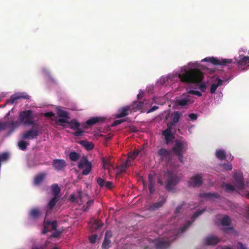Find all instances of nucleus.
Listing matches in <instances>:
<instances>
[{"label": "nucleus", "mask_w": 249, "mask_h": 249, "mask_svg": "<svg viewBox=\"0 0 249 249\" xmlns=\"http://www.w3.org/2000/svg\"><path fill=\"white\" fill-rule=\"evenodd\" d=\"M191 225V222L189 221L186 222L185 225L181 228V232L185 231Z\"/></svg>", "instance_id": "5fc2aeb1"}, {"label": "nucleus", "mask_w": 249, "mask_h": 249, "mask_svg": "<svg viewBox=\"0 0 249 249\" xmlns=\"http://www.w3.org/2000/svg\"><path fill=\"white\" fill-rule=\"evenodd\" d=\"M19 125L18 122L6 121L4 123H0V132L7 128H11V132L13 131Z\"/></svg>", "instance_id": "9d476101"}, {"label": "nucleus", "mask_w": 249, "mask_h": 249, "mask_svg": "<svg viewBox=\"0 0 249 249\" xmlns=\"http://www.w3.org/2000/svg\"><path fill=\"white\" fill-rule=\"evenodd\" d=\"M205 211V209L198 210L193 215L192 217V219H193V221L198 216L202 214Z\"/></svg>", "instance_id": "79ce46f5"}, {"label": "nucleus", "mask_w": 249, "mask_h": 249, "mask_svg": "<svg viewBox=\"0 0 249 249\" xmlns=\"http://www.w3.org/2000/svg\"><path fill=\"white\" fill-rule=\"evenodd\" d=\"M66 163L64 160L55 159L53 160V166L57 171H61L66 167Z\"/></svg>", "instance_id": "dca6fc26"}, {"label": "nucleus", "mask_w": 249, "mask_h": 249, "mask_svg": "<svg viewBox=\"0 0 249 249\" xmlns=\"http://www.w3.org/2000/svg\"><path fill=\"white\" fill-rule=\"evenodd\" d=\"M51 189L54 196L57 197L60 192L59 186L57 184H53L51 186Z\"/></svg>", "instance_id": "473e14b6"}, {"label": "nucleus", "mask_w": 249, "mask_h": 249, "mask_svg": "<svg viewBox=\"0 0 249 249\" xmlns=\"http://www.w3.org/2000/svg\"><path fill=\"white\" fill-rule=\"evenodd\" d=\"M130 110V107H125L120 108L118 110V112L116 114L115 116L117 118H121L126 116L128 114V111Z\"/></svg>", "instance_id": "4be33fe9"}, {"label": "nucleus", "mask_w": 249, "mask_h": 249, "mask_svg": "<svg viewBox=\"0 0 249 249\" xmlns=\"http://www.w3.org/2000/svg\"><path fill=\"white\" fill-rule=\"evenodd\" d=\"M58 201L57 197L54 196L52 199L49 202L48 204V208L52 210L55 206L56 203Z\"/></svg>", "instance_id": "c9c22d12"}, {"label": "nucleus", "mask_w": 249, "mask_h": 249, "mask_svg": "<svg viewBox=\"0 0 249 249\" xmlns=\"http://www.w3.org/2000/svg\"><path fill=\"white\" fill-rule=\"evenodd\" d=\"M188 116L189 118L192 121L196 120L198 117L197 114L195 113H190L188 115Z\"/></svg>", "instance_id": "4d7b16f0"}, {"label": "nucleus", "mask_w": 249, "mask_h": 249, "mask_svg": "<svg viewBox=\"0 0 249 249\" xmlns=\"http://www.w3.org/2000/svg\"><path fill=\"white\" fill-rule=\"evenodd\" d=\"M154 176H155L154 175H153L151 174H150L148 175V183H149L148 188H149V191L150 194H153L154 193V192L155 191V188H154L155 184H154Z\"/></svg>", "instance_id": "b1692460"}, {"label": "nucleus", "mask_w": 249, "mask_h": 249, "mask_svg": "<svg viewBox=\"0 0 249 249\" xmlns=\"http://www.w3.org/2000/svg\"><path fill=\"white\" fill-rule=\"evenodd\" d=\"M143 103L142 102H135L133 105V108L136 109H141L143 108Z\"/></svg>", "instance_id": "ea45409f"}, {"label": "nucleus", "mask_w": 249, "mask_h": 249, "mask_svg": "<svg viewBox=\"0 0 249 249\" xmlns=\"http://www.w3.org/2000/svg\"><path fill=\"white\" fill-rule=\"evenodd\" d=\"M182 96H184V98L178 99L176 101V104L179 106L183 107L188 104V102L190 101L189 98V95L187 93H183L182 94Z\"/></svg>", "instance_id": "aec40b11"}, {"label": "nucleus", "mask_w": 249, "mask_h": 249, "mask_svg": "<svg viewBox=\"0 0 249 249\" xmlns=\"http://www.w3.org/2000/svg\"><path fill=\"white\" fill-rule=\"evenodd\" d=\"M218 249H233L232 248H231L230 247L226 246H218Z\"/></svg>", "instance_id": "69168bd1"}, {"label": "nucleus", "mask_w": 249, "mask_h": 249, "mask_svg": "<svg viewBox=\"0 0 249 249\" xmlns=\"http://www.w3.org/2000/svg\"><path fill=\"white\" fill-rule=\"evenodd\" d=\"M141 150H136L133 152H130L127 158L126 161L128 164L131 165L132 164L134 160L136 159L137 156L141 153Z\"/></svg>", "instance_id": "412c9836"}, {"label": "nucleus", "mask_w": 249, "mask_h": 249, "mask_svg": "<svg viewBox=\"0 0 249 249\" xmlns=\"http://www.w3.org/2000/svg\"><path fill=\"white\" fill-rule=\"evenodd\" d=\"M166 197L164 196H160L159 198V201L155 202L151 206V209L153 210L158 209L163 206L166 201Z\"/></svg>", "instance_id": "5701e85b"}, {"label": "nucleus", "mask_w": 249, "mask_h": 249, "mask_svg": "<svg viewBox=\"0 0 249 249\" xmlns=\"http://www.w3.org/2000/svg\"><path fill=\"white\" fill-rule=\"evenodd\" d=\"M176 155L178 157V160H179V161L181 163H183V153Z\"/></svg>", "instance_id": "e2e57ef3"}, {"label": "nucleus", "mask_w": 249, "mask_h": 249, "mask_svg": "<svg viewBox=\"0 0 249 249\" xmlns=\"http://www.w3.org/2000/svg\"><path fill=\"white\" fill-rule=\"evenodd\" d=\"M202 183V177L200 174H197L191 178L189 185L193 187H198L200 186Z\"/></svg>", "instance_id": "9b49d317"}, {"label": "nucleus", "mask_w": 249, "mask_h": 249, "mask_svg": "<svg viewBox=\"0 0 249 249\" xmlns=\"http://www.w3.org/2000/svg\"><path fill=\"white\" fill-rule=\"evenodd\" d=\"M181 117V113L179 111H174L171 114V121L167 124V126L173 128V126L179 121Z\"/></svg>", "instance_id": "f3484780"}, {"label": "nucleus", "mask_w": 249, "mask_h": 249, "mask_svg": "<svg viewBox=\"0 0 249 249\" xmlns=\"http://www.w3.org/2000/svg\"><path fill=\"white\" fill-rule=\"evenodd\" d=\"M220 241L219 239L216 236L209 235L206 237L203 240V243L206 246H214Z\"/></svg>", "instance_id": "f8f14e48"}, {"label": "nucleus", "mask_w": 249, "mask_h": 249, "mask_svg": "<svg viewBox=\"0 0 249 249\" xmlns=\"http://www.w3.org/2000/svg\"><path fill=\"white\" fill-rule=\"evenodd\" d=\"M216 157L220 160H223L226 159V152L224 150L218 149L215 152Z\"/></svg>", "instance_id": "cd10ccee"}, {"label": "nucleus", "mask_w": 249, "mask_h": 249, "mask_svg": "<svg viewBox=\"0 0 249 249\" xmlns=\"http://www.w3.org/2000/svg\"><path fill=\"white\" fill-rule=\"evenodd\" d=\"M103 223L101 222L100 220L96 219L94 220L93 223V228L95 230H97L100 228L103 227Z\"/></svg>", "instance_id": "4c0bfd02"}, {"label": "nucleus", "mask_w": 249, "mask_h": 249, "mask_svg": "<svg viewBox=\"0 0 249 249\" xmlns=\"http://www.w3.org/2000/svg\"><path fill=\"white\" fill-rule=\"evenodd\" d=\"M188 145L186 142L177 141L172 151L175 155L184 153L187 149Z\"/></svg>", "instance_id": "0eeeda50"}, {"label": "nucleus", "mask_w": 249, "mask_h": 249, "mask_svg": "<svg viewBox=\"0 0 249 249\" xmlns=\"http://www.w3.org/2000/svg\"><path fill=\"white\" fill-rule=\"evenodd\" d=\"M175 237L170 238L166 237V238H161L157 240L156 244V249H166L170 245V243L172 240H174Z\"/></svg>", "instance_id": "6e6552de"}, {"label": "nucleus", "mask_w": 249, "mask_h": 249, "mask_svg": "<svg viewBox=\"0 0 249 249\" xmlns=\"http://www.w3.org/2000/svg\"><path fill=\"white\" fill-rule=\"evenodd\" d=\"M105 182L106 181L100 177L97 178V182L101 188L105 186Z\"/></svg>", "instance_id": "09e8293b"}, {"label": "nucleus", "mask_w": 249, "mask_h": 249, "mask_svg": "<svg viewBox=\"0 0 249 249\" xmlns=\"http://www.w3.org/2000/svg\"><path fill=\"white\" fill-rule=\"evenodd\" d=\"M102 161L104 168L107 169L111 166V162L109 160L103 158Z\"/></svg>", "instance_id": "a19ab883"}, {"label": "nucleus", "mask_w": 249, "mask_h": 249, "mask_svg": "<svg viewBox=\"0 0 249 249\" xmlns=\"http://www.w3.org/2000/svg\"><path fill=\"white\" fill-rule=\"evenodd\" d=\"M131 165L128 164L127 163V161L126 160L125 162H123L122 164H121L120 166L118 167V170L120 172H124L126 171V170Z\"/></svg>", "instance_id": "f704fd0d"}, {"label": "nucleus", "mask_w": 249, "mask_h": 249, "mask_svg": "<svg viewBox=\"0 0 249 249\" xmlns=\"http://www.w3.org/2000/svg\"><path fill=\"white\" fill-rule=\"evenodd\" d=\"M65 124H69L70 125V128L73 130H75L80 127L81 125L82 126V124L78 123L75 119H73L70 121L68 120V123H65Z\"/></svg>", "instance_id": "393cba45"}, {"label": "nucleus", "mask_w": 249, "mask_h": 249, "mask_svg": "<svg viewBox=\"0 0 249 249\" xmlns=\"http://www.w3.org/2000/svg\"><path fill=\"white\" fill-rule=\"evenodd\" d=\"M78 167L79 169H85L82 171L83 175H88L91 171L92 168V164L89 162L86 157H83L79 161L78 164Z\"/></svg>", "instance_id": "423d86ee"}, {"label": "nucleus", "mask_w": 249, "mask_h": 249, "mask_svg": "<svg viewBox=\"0 0 249 249\" xmlns=\"http://www.w3.org/2000/svg\"><path fill=\"white\" fill-rule=\"evenodd\" d=\"M109 232L108 231L106 232L105 238L102 245V248L103 249H108L111 246V241L110 238L111 236V234L109 235Z\"/></svg>", "instance_id": "a211bd4d"}, {"label": "nucleus", "mask_w": 249, "mask_h": 249, "mask_svg": "<svg viewBox=\"0 0 249 249\" xmlns=\"http://www.w3.org/2000/svg\"><path fill=\"white\" fill-rule=\"evenodd\" d=\"M94 203L93 200H90L88 201L87 203L86 206H84L83 207V210L84 211H88L91 205H92Z\"/></svg>", "instance_id": "37998d69"}, {"label": "nucleus", "mask_w": 249, "mask_h": 249, "mask_svg": "<svg viewBox=\"0 0 249 249\" xmlns=\"http://www.w3.org/2000/svg\"><path fill=\"white\" fill-rule=\"evenodd\" d=\"M199 196L211 199L212 198H219V195L217 193H204L200 194Z\"/></svg>", "instance_id": "bb28decb"}, {"label": "nucleus", "mask_w": 249, "mask_h": 249, "mask_svg": "<svg viewBox=\"0 0 249 249\" xmlns=\"http://www.w3.org/2000/svg\"><path fill=\"white\" fill-rule=\"evenodd\" d=\"M105 186L108 189H111L112 188V183L110 181H106Z\"/></svg>", "instance_id": "bf43d9fd"}, {"label": "nucleus", "mask_w": 249, "mask_h": 249, "mask_svg": "<svg viewBox=\"0 0 249 249\" xmlns=\"http://www.w3.org/2000/svg\"><path fill=\"white\" fill-rule=\"evenodd\" d=\"M231 220L228 215L224 216L221 220V224L223 226H229L231 224Z\"/></svg>", "instance_id": "7c9ffc66"}, {"label": "nucleus", "mask_w": 249, "mask_h": 249, "mask_svg": "<svg viewBox=\"0 0 249 249\" xmlns=\"http://www.w3.org/2000/svg\"><path fill=\"white\" fill-rule=\"evenodd\" d=\"M60 235V232H54L53 233L52 236L53 237H57Z\"/></svg>", "instance_id": "774afa93"}, {"label": "nucleus", "mask_w": 249, "mask_h": 249, "mask_svg": "<svg viewBox=\"0 0 249 249\" xmlns=\"http://www.w3.org/2000/svg\"><path fill=\"white\" fill-rule=\"evenodd\" d=\"M239 66H245L249 64V56H243L238 62Z\"/></svg>", "instance_id": "2f4dec72"}, {"label": "nucleus", "mask_w": 249, "mask_h": 249, "mask_svg": "<svg viewBox=\"0 0 249 249\" xmlns=\"http://www.w3.org/2000/svg\"><path fill=\"white\" fill-rule=\"evenodd\" d=\"M233 178L235 180V186L236 188L239 190H242L244 188V181L243 175L239 173H234Z\"/></svg>", "instance_id": "1a4fd4ad"}, {"label": "nucleus", "mask_w": 249, "mask_h": 249, "mask_svg": "<svg viewBox=\"0 0 249 249\" xmlns=\"http://www.w3.org/2000/svg\"><path fill=\"white\" fill-rule=\"evenodd\" d=\"M52 228L53 230H55L57 227V221L54 220L51 223Z\"/></svg>", "instance_id": "13d9d810"}, {"label": "nucleus", "mask_w": 249, "mask_h": 249, "mask_svg": "<svg viewBox=\"0 0 249 249\" xmlns=\"http://www.w3.org/2000/svg\"><path fill=\"white\" fill-rule=\"evenodd\" d=\"M158 108V107L157 106H154L153 107H152L148 111H147V113H150V112H153L155 110H156Z\"/></svg>", "instance_id": "0e129e2a"}, {"label": "nucleus", "mask_w": 249, "mask_h": 249, "mask_svg": "<svg viewBox=\"0 0 249 249\" xmlns=\"http://www.w3.org/2000/svg\"><path fill=\"white\" fill-rule=\"evenodd\" d=\"M124 121H125V120L124 119L115 120L112 123V126H117V125L121 124V123H123Z\"/></svg>", "instance_id": "6e6d98bb"}, {"label": "nucleus", "mask_w": 249, "mask_h": 249, "mask_svg": "<svg viewBox=\"0 0 249 249\" xmlns=\"http://www.w3.org/2000/svg\"><path fill=\"white\" fill-rule=\"evenodd\" d=\"M80 143L87 150H91L94 148V144L91 142L83 140L80 142Z\"/></svg>", "instance_id": "c85d7f7f"}, {"label": "nucleus", "mask_w": 249, "mask_h": 249, "mask_svg": "<svg viewBox=\"0 0 249 249\" xmlns=\"http://www.w3.org/2000/svg\"><path fill=\"white\" fill-rule=\"evenodd\" d=\"M105 118L101 117H91L87 121L85 124H82V127L87 128V126H90L99 122H103Z\"/></svg>", "instance_id": "ddd939ff"}, {"label": "nucleus", "mask_w": 249, "mask_h": 249, "mask_svg": "<svg viewBox=\"0 0 249 249\" xmlns=\"http://www.w3.org/2000/svg\"><path fill=\"white\" fill-rule=\"evenodd\" d=\"M38 135V131L36 129L32 128L26 131L23 134L22 138L23 139H34Z\"/></svg>", "instance_id": "2eb2a0df"}, {"label": "nucleus", "mask_w": 249, "mask_h": 249, "mask_svg": "<svg viewBox=\"0 0 249 249\" xmlns=\"http://www.w3.org/2000/svg\"><path fill=\"white\" fill-rule=\"evenodd\" d=\"M225 187L227 192H231L234 190V187L230 184H226L225 185Z\"/></svg>", "instance_id": "de8ad7c7"}, {"label": "nucleus", "mask_w": 249, "mask_h": 249, "mask_svg": "<svg viewBox=\"0 0 249 249\" xmlns=\"http://www.w3.org/2000/svg\"><path fill=\"white\" fill-rule=\"evenodd\" d=\"M185 203L182 202L181 204L178 205L175 211V213L176 214H178L181 213L182 210V207L185 205Z\"/></svg>", "instance_id": "a18cd8bd"}, {"label": "nucleus", "mask_w": 249, "mask_h": 249, "mask_svg": "<svg viewBox=\"0 0 249 249\" xmlns=\"http://www.w3.org/2000/svg\"><path fill=\"white\" fill-rule=\"evenodd\" d=\"M216 80V83L214 82L211 86L210 92L212 94L214 93L217 88L222 84L223 81L221 79L217 78Z\"/></svg>", "instance_id": "a878e982"}, {"label": "nucleus", "mask_w": 249, "mask_h": 249, "mask_svg": "<svg viewBox=\"0 0 249 249\" xmlns=\"http://www.w3.org/2000/svg\"><path fill=\"white\" fill-rule=\"evenodd\" d=\"M75 130L76 131L74 133V135L76 137L81 136L84 132V131L82 130L80 127H79Z\"/></svg>", "instance_id": "603ef678"}, {"label": "nucleus", "mask_w": 249, "mask_h": 249, "mask_svg": "<svg viewBox=\"0 0 249 249\" xmlns=\"http://www.w3.org/2000/svg\"><path fill=\"white\" fill-rule=\"evenodd\" d=\"M223 231L225 233H229L231 231L234 232L235 233H237V231L234 230L232 227H230L227 228H223L222 229Z\"/></svg>", "instance_id": "49530a36"}, {"label": "nucleus", "mask_w": 249, "mask_h": 249, "mask_svg": "<svg viewBox=\"0 0 249 249\" xmlns=\"http://www.w3.org/2000/svg\"><path fill=\"white\" fill-rule=\"evenodd\" d=\"M29 215L32 218L36 219L40 216V212L38 208H34L30 211Z\"/></svg>", "instance_id": "c756f323"}, {"label": "nucleus", "mask_w": 249, "mask_h": 249, "mask_svg": "<svg viewBox=\"0 0 249 249\" xmlns=\"http://www.w3.org/2000/svg\"><path fill=\"white\" fill-rule=\"evenodd\" d=\"M203 62H209L214 65H220L222 66H228V67L231 66L234 67L235 62H232V60L231 59H219L214 57H208L205 58L202 60Z\"/></svg>", "instance_id": "7ed1b4c3"}, {"label": "nucleus", "mask_w": 249, "mask_h": 249, "mask_svg": "<svg viewBox=\"0 0 249 249\" xmlns=\"http://www.w3.org/2000/svg\"><path fill=\"white\" fill-rule=\"evenodd\" d=\"M169 153V151L164 148H160L158 151V154L161 156L168 155Z\"/></svg>", "instance_id": "c03bdc74"}, {"label": "nucleus", "mask_w": 249, "mask_h": 249, "mask_svg": "<svg viewBox=\"0 0 249 249\" xmlns=\"http://www.w3.org/2000/svg\"><path fill=\"white\" fill-rule=\"evenodd\" d=\"M57 115L60 118L56 120V124L57 125L64 126V125L63 124L68 123V120L70 119L69 112L67 111L58 108L57 109Z\"/></svg>", "instance_id": "39448f33"}, {"label": "nucleus", "mask_w": 249, "mask_h": 249, "mask_svg": "<svg viewBox=\"0 0 249 249\" xmlns=\"http://www.w3.org/2000/svg\"><path fill=\"white\" fill-rule=\"evenodd\" d=\"M222 166L224 169L227 171H230L232 169V166L231 163H229L228 164L223 163L222 164Z\"/></svg>", "instance_id": "3c124183"}, {"label": "nucleus", "mask_w": 249, "mask_h": 249, "mask_svg": "<svg viewBox=\"0 0 249 249\" xmlns=\"http://www.w3.org/2000/svg\"><path fill=\"white\" fill-rule=\"evenodd\" d=\"M173 129V128H171L170 126H167V128L162 132V135L165 137L166 144H168L174 139V136L172 133Z\"/></svg>", "instance_id": "4468645a"}, {"label": "nucleus", "mask_w": 249, "mask_h": 249, "mask_svg": "<svg viewBox=\"0 0 249 249\" xmlns=\"http://www.w3.org/2000/svg\"><path fill=\"white\" fill-rule=\"evenodd\" d=\"M29 98V96L26 94H24V93H18L17 94H15L11 96L10 99L9 100V102L11 104H13L15 102L19 99H28Z\"/></svg>", "instance_id": "6ab92c4d"}, {"label": "nucleus", "mask_w": 249, "mask_h": 249, "mask_svg": "<svg viewBox=\"0 0 249 249\" xmlns=\"http://www.w3.org/2000/svg\"><path fill=\"white\" fill-rule=\"evenodd\" d=\"M32 111L28 110L21 111L19 114L18 120L17 121L19 124L23 123L25 125L29 126L34 124V117L32 115Z\"/></svg>", "instance_id": "f03ea898"}, {"label": "nucleus", "mask_w": 249, "mask_h": 249, "mask_svg": "<svg viewBox=\"0 0 249 249\" xmlns=\"http://www.w3.org/2000/svg\"><path fill=\"white\" fill-rule=\"evenodd\" d=\"M69 158L71 160L76 161L79 159V156L75 152H71L69 154Z\"/></svg>", "instance_id": "e433bc0d"}, {"label": "nucleus", "mask_w": 249, "mask_h": 249, "mask_svg": "<svg viewBox=\"0 0 249 249\" xmlns=\"http://www.w3.org/2000/svg\"><path fill=\"white\" fill-rule=\"evenodd\" d=\"M237 245V249H247V248L245 247L243 244L241 242H238Z\"/></svg>", "instance_id": "680f3d73"}, {"label": "nucleus", "mask_w": 249, "mask_h": 249, "mask_svg": "<svg viewBox=\"0 0 249 249\" xmlns=\"http://www.w3.org/2000/svg\"><path fill=\"white\" fill-rule=\"evenodd\" d=\"M187 93V94H191L193 95H196L199 97H200L202 96V93L200 92H199L198 91L194 90H190L188 91Z\"/></svg>", "instance_id": "8fccbe9b"}, {"label": "nucleus", "mask_w": 249, "mask_h": 249, "mask_svg": "<svg viewBox=\"0 0 249 249\" xmlns=\"http://www.w3.org/2000/svg\"><path fill=\"white\" fill-rule=\"evenodd\" d=\"M28 144L29 143L26 142L24 141H20L18 142V146L22 150L26 149Z\"/></svg>", "instance_id": "58836bf2"}, {"label": "nucleus", "mask_w": 249, "mask_h": 249, "mask_svg": "<svg viewBox=\"0 0 249 249\" xmlns=\"http://www.w3.org/2000/svg\"><path fill=\"white\" fill-rule=\"evenodd\" d=\"M180 81L185 83H200L199 89L203 92L206 89L205 84L201 83L204 78L203 73L198 69L185 70L178 74Z\"/></svg>", "instance_id": "f257e3e1"}, {"label": "nucleus", "mask_w": 249, "mask_h": 249, "mask_svg": "<svg viewBox=\"0 0 249 249\" xmlns=\"http://www.w3.org/2000/svg\"><path fill=\"white\" fill-rule=\"evenodd\" d=\"M46 174L44 173H41L36 176L34 179V183L36 184H39L40 183L44 178Z\"/></svg>", "instance_id": "72a5a7b5"}, {"label": "nucleus", "mask_w": 249, "mask_h": 249, "mask_svg": "<svg viewBox=\"0 0 249 249\" xmlns=\"http://www.w3.org/2000/svg\"><path fill=\"white\" fill-rule=\"evenodd\" d=\"M180 179L176 175L169 173L166 180L165 188L168 191L174 189V187L179 182Z\"/></svg>", "instance_id": "20e7f679"}, {"label": "nucleus", "mask_w": 249, "mask_h": 249, "mask_svg": "<svg viewBox=\"0 0 249 249\" xmlns=\"http://www.w3.org/2000/svg\"><path fill=\"white\" fill-rule=\"evenodd\" d=\"M32 249H46L45 246H41L40 247H33Z\"/></svg>", "instance_id": "338daca9"}, {"label": "nucleus", "mask_w": 249, "mask_h": 249, "mask_svg": "<svg viewBox=\"0 0 249 249\" xmlns=\"http://www.w3.org/2000/svg\"><path fill=\"white\" fill-rule=\"evenodd\" d=\"M54 114L52 111L46 112L45 114V116L46 117H54Z\"/></svg>", "instance_id": "052dcab7"}, {"label": "nucleus", "mask_w": 249, "mask_h": 249, "mask_svg": "<svg viewBox=\"0 0 249 249\" xmlns=\"http://www.w3.org/2000/svg\"><path fill=\"white\" fill-rule=\"evenodd\" d=\"M90 243L94 244L95 243L97 239V235L96 234H92L89 237Z\"/></svg>", "instance_id": "864d4df0"}]
</instances>
